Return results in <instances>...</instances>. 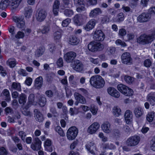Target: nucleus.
<instances>
[{
  "label": "nucleus",
  "mask_w": 155,
  "mask_h": 155,
  "mask_svg": "<svg viewBox=\"0 0 155 155\" xmlns=\"http://www.w3.org/2000/svg\"><path fill=\"white\" fill-rule=\"evenodd\" d=\"M9 89L10 91H12L13 90H15L20 91H21L20 84L17 82H13Z\"/></svg>",
  "instance_id": "obj_25"
},
{
  "label": "nucleus",
  "mask_w": 155,
  "mask_h": 155,
  "mask_svg": "<svg viewBox=\"0 0 155 155\" xmlns=\"http://www.w3.org/2000/svg\"><path fill=\"white\" fill-rule=\"evenodd\" d=\"M94 143L93 141H92L86 144V147L87 149L90 150L91 149H93L95 148L94 146Z\"/></svg>",
  "instance_id": "obj_51"
},
{
  "label": "nucleus",
  "mask_w": 155,
  "mask_h": 155,
  "mask_svg": "<svg viewBox=\"0 0 155 155\" xmlns=\"http://www.w3.org/2000/svg\"><path fill=\"white\" fill-rule=\"evenodd\" d=\"M32 10L30 7L27 6L24 8V15L26 18H29L32 14Z\"/></svg>",
  "instance_id": "obj_30"
},
{
  "label": "nucleus",
  "mask_w": 155,
  "mask_h": 155,
  "mask_svg": "<svg viewBox=\"0 0 155 155\" xmlns=\"http://www.w3.org/2000/svg\"><path fill=\"white\" fill-rule=\"evenodd\" d=\"M8 154L7 150L5 147L0 148V155H7Z\"/></svg>",
  "instance_id": "obj_58"
},
{
  "label": "nucleus",
  "mask_w": 155,
  "mask_h": 155,
  "mask_svg": "<svg viewBox=\"0 0 155 155\" xmlns=\"http://www.w3.org/2000/svg\"><path fill=\"white\" fill-rule=\"evenodd\" d=\"M18 102L20 104L22 105H24L27 101V96L23 93L21 94L18 97Z\"/></svg>",
  "instance_id": "obj_27"
},
{
  "label": "nucleus",
  "mask_w": 155,
  "mask_h": 155,
  "mask_svg": "<svg viewBox=\"0 0 155 155\" xmlns=\"http://www.w3.org/2000/svg\"><path fill=\"white\" fill-rule=\"evenodd\" d=\"M73 68L76 71L80 72L83 69V65L81 62L78 60H75L74 61Z\"/></svg>",
  "instance_id": "obj_13"
},
{
  "label": "nucleus",
  "mask_w": 155,
  "mask_h": 155,
  "mask_svg": "<svg viewBox=\"0 0 155 155\" xmlns=\"http://www.w3.org/2000/svg\"><path fill=\"white\" fill-rule=\"evenodd\" d=\"M22 113L24 115L30 117H31L32 116L31 113L26 109H23L22 111Z\"/></svg>",
  "instance_id": "obj_59"
},
{
  "label": "nucleus",
  "mask_w": 155,
  "mask_h": 155,
  "mask_svg": "<svg viewBox=\"0 0 155 155\" xmlns=\"http://www.w3.org/2000/svg\"><path fill=\"white\" fill-rule=\"evenodd\" d=\"M71 21V20L70 18H66L62 21V25L63 27H66L68 25Z\"/></svg>",
  "instance_id": "obj_57"
},
{
  "label": "nucleus",
  "mask_w": 155,
  "mask_h": 155,
  "mask_svg": "<svg viewBox=\"0 0 155 155\" xmlns=\"http://www.w3.org/2000/svg\"><path fill=\"white\" fill-rule=\"evenodd\" d=\"M13 20L17 23V25L18 28H21L24 26L25 22L21 18L15 16L13 18Z\"/></svg>",
  "instance_id": "obj_18"
},
{
  "label": "nucleus",
  "mask_w": 155,
  "mask_h": 155,
  "mask_svg": "<svg viewBox=\"0 0 155 155\" xmlns=\"http://www.w3.org/2000/svg\"><path fill=\"white\" fill-rule=\"evenodd\" d=\"M154 116V113L153 112H150L147 116V120L149 122H151L153 121Z\"/></svg>",
  "instance_id": "obj_40"
},
{
  "label": "nucleus",
  "mask_w": 155,
  "mask_h": 155,
  "mask_svg": "<svg viewBox=\"0 0 155 155\" xmlns=\"http://www.w3.org/2000/svg\"><path fill=\"white\" fill-rule=\"evenodd\" d=\"M124 18V14L122 12L119 13L117 16V21L119 22L123 21Z\"/></svg>",
  "instance_id": "obj_50"
},
{
  "label": "nucleus",
  "mask_w": 155,
  "mask_h": 155,
  "mask_svg": "<svg viewBox=\"0 0 155 155\" xmlns=\"http://www.w3.org/2000/svg\"><path fill=\"white\" fill-rule=\"evenodd\" d=\"M59 2L58 0L55 1L53 7V12L55 16L58 15L59 10Z\"/></svg>",
  "instance_id": "obj_26"
},
{
  "label": "nucleus",
  "mask_w": 155,
  "mask_h": 155,
  "mask_svg": "<svg viewBox=\"0 0 155 155\" xmlns=\"http://www.w3.org/2000/svg\"><path fill=\"white\" fill-rule=\"evenodd\" d=\"M115 44L117 45H120L122 47H125L127 46L126 43L120 39H117L115 41Z\"/></svg>",
  "instance_id": "obj_47"
},
{
  "label": "nucleus",
  "mask_w": 155,
  "mask_h": 155,
  "mask_svg": "<svg viewBox=\"0 0 155 155\" xmlns=\"http://www.w3.org/2000/svg\"><path fill=\"white\" fill-rule=\"evenodd\" d=\"M9 0H2L0 3V9L4 10L10 4Z\"/></svg>",
  "instance_id": "obj_34"
},
{
  "label": "nucleus",
  "mask_w": 155,
  "mask_h": 155,
  "mask_svg": "<svg viewBox=\"0 0 155 155\" xmlns=\"http://www.w3.org/2000/svg\"><path fill=\"white\" fill-rule=\"evenodd\" d=\"M155 39V31H154L150 34L141 35L137 38V42L143 45L151 43Z\"/></svg>",
  "instance_id": "obj_2"
},
{
  "label": "nucleus",
  "mask_w": 155,
  "mask_h": 155,
  "mask_svg": "<svg viewBox=\"0 0 155 155\" xmlns=\"http://www.w3.org/2000/svg\"><path fill=\"white\" fill-rule=\"evenodd\" d=\"M121 60L122 62L124 64L130 65L132 64V58L130 54L128 52H125L122 54Z\"/></svg>",
  "instance_id": "obj_6"
},
{
  "label": "nucleus",
  "mask_w": 155,
  "mask_h": 155,
  "mask_svg": "<svg viewBox=\"0 0 155 155\" xmlns=\"http://www.w3.org/2000/svg\"><path fill=\"white\" fill-rule=\"evenodd\" d=\"M147 98L150 104L153 106L155 104V92H151L147 95Z\"/></svg>",
  "instance_id": "obj_22"
},
{
  "label": "nucleus",
  "mask_w": 155,
  "mask_h": 155,
  "mask_svg": "<svg viewBox=\"0 0 155 155\" xmlns=\"http://www.w3.org/2000/svg\"><path fill=\"white\" fill-rule=\"evenodd\" d=\"M112 113L115 116L118 117L121 114V110L118 107L115 106L113 108Z\"/></svg>",
  "instance_id": "obj_33"
},
{
  "label": "nucleus",
  "mask_w": 155,
  "mask_h": 155,
  "mask_svg": "<svg viewBox=\"0 0 155 155\" xmlns=\"http://www.w3.org/2000/svg\"><path fill=\"white\" fill-rule=\"evenodd\" d=\"M118 90L122 94L127 96H131L133 94V90L126 85L120 84L117 86Z\"/></svg>",
  "instance_id": "obj_4"
},
{
  "label": "nucleus",
  "mask_w": 155,
  "mask_h": 155,
  "mask_svg": "<svg viewBox=\"0 0 155 155\" xmlns=\"http://www.w3.org/2000/svg\"><path fill=\"white\" fill-rule=\"evenodd\" d=\"M35 117L37 121L39 122H42L44 117L42 114L37 109H35L34 111Z\"/></svg>",
  "instance_id": "obj_21"
},
{
  "label": "nucleus",
  "mask_w": 155,
  "mask_h": 155,
  "mask_svg": "<svg viewBox=\"0 0 155 155\" xmlns=\"http://www.w3.org/2000/svg\"><path fill=\"white\" fill-rule=\"evenodd\" d=\"M143 109L140 107H137L135 108L134 113L135 116L137 118L141 117L143 115Z\"/></svg>",
  "instance_id": "obj_29"
},
{
  "label": "nucleus",
  "mask_w": 155,
  "mask_h": 155,
  "mask_svg": "<svg viewBox=\"0 0 155 155\" xmlns=\"http://www.w3.org/2000/svg\"><path fill=\"white\" fill-rule=\"evenodd\" d=\"M100 124L97 122H94L91 124L88 128L87 131L91 134H94L99 129Z\"/></svg>",
  "instance_id": "obj_11"
},
{
  "label": "nucleus",
  "mask_w": 155,
  "mask_h": 155,
  "mask_svg": "<svg viewBox=\"0 0 155 155\" xmlns=\"http://www.w3.org/2000/svg\"><path fill=\"white\" fill-rule=\"evenodd\" d=\"M50 111L54 115L55 117L56 116L58 115L56 108L54 107H51Z\"/></svg>",
  "instance_id": "obj_61"
},
{
  "label": "nucleus",
  "mask_w": 155,
  "mask_h": 155,
  "mask_svg": "<svg viewBox=\"0 0 155 155\" xmlns=\"http://www.w3.org/2000/svg\"><path fill=\"white\" fill-rule=\"evenodd\" d=\"M57 65L59 67H62L63 65V61L62 58H60L57 62Z\"/></svg>",
  "instance_id": "obj_63"
},
{
  "label": "nucleus",
  "mask_w": 155,
  "mask_h": 155,
  "mask_svg": "<svg viewBox=\"0 0 155 155\" xmlns=\"http://www.w3.org/2000/svg\"><path fill=\"white\" fill-rule=\"evenodd\" d=\"M61 36V33L59 31H56L54 33L53 37L54 40L56 42H58L60 41Z\"/></svg>",
  "instance_id": "obj_37"
},
{
  "label": "nucleus",
  "mask_w": 155,
  "mask_h": 155,
  "mask_svg": "<svg viewBox=\"0 0 155 155\" xmlns=\"http://www.w3.org/2000/svg\"><path fill=\"white\" fill-rule=\"evenodd\" d=\"M102 11L99 8H96L92 10L90 12L89 16L91 18H94L100 14H101Z\"/></svg>",
  "instance_id": "obj_24"
},
{
  "label": "nucleus",
  "mask_w": 155,
  "mask_h": 155,
  "mask_svg": "<svg viewBox=\"0 0 155 155\" xmlns=\"http://www.w3.org/2000/svg\"><path fill=\"white\" fill-rule=\"evenodd\" d=\"M74 95L75 100L78 101L80 103L84 104L86 103L87 101L85 98L80 94L75 92Z\"/></svg>",
  "instance_id": "obj_19"
},
{
  "label": "nucleus",
  "mask_w": 155,
  "mask_h": 155,
  "mask_svg": "<svg viewBox=\"0 0 155 155\" xmlns=\"http://www.w3.org/2000/svg\"><path fill=\"white\" fill-rule=\"evenodd\" d=\"M89 82L92 86L97 89L103 87L105 84L104 80L101 76L99 75L92 76L90 78Z\"/></svg>",
  "instance_id": "obj_1"
},
{
  "label": "nucleus",
  "mask_w": 155,
  "mask_h": 155,
  "mask_svg": "<svg viewBox=\"0 0 155 155\" xmlns=\"http://www.w3.org/2000/svg\"><path fill=\"white\" fill-rule=\"evenodd\" d=\"M39 104L41 107H44L46 104V99L44 95H41L39 99Z\"/></svg>",
  "instance_id": "obj_38"
},
{
  "label": "nucleus",
  "mask_w": 155,
  "mask_h": 155,
  "mask_svg": "<svg viewBox=\"0 0 155 155\" xmlns=\"http://www.w3.org/2000/svg\"><path fill=\"white\" fill-rule=\"evenodd\" d=\"M133 115L132 112L129 110L126 111L124 114V118L126 123L130 124L133 121Z\"/></svg>",
  "instance_id": "obj_17"
},
{
  "label": "nucleus",
  "mask_w": 155,
  "mask_h": 155,
  "mask_svg": "<svg viewBox=\"0 0 155 155\" xmlns=\"http://www.w3.org/2000/svg\"><path fill=\"white\" fill-rule=\"evenodd\" d=\"M69 112L71 116H74L75 114H78V110L76 107L70 108Z\"/></svg>",
  "instance_id": "obj_45"
},
{
  "label": "nucleus",
  "mask_w": 155,
  "mask_h": 155,
  "mask_svg": "<svg viewBox=\"0 0 155 155\" xmlns=\"http://www.w3.org/2000/svg\"><path fill=\"white\" fill-rule=\"evenodd\" d=\"M125 81L129 84H132L134 81V78L128 76H125L124 77Z\"/></svg>",
  "instance_id": "obj_46"
},
{
  "label": "nucleus",
  "mask_w": 155,
  "mask_h": 155,
  "mask_svg": "<svg viewBox=\"0 0 155 155\" xmlns=\"http://www.w3.org/2000/svg\"><path fill=\"white\" fill-rule=\"evenodd\" d=\"M152 63L151 61L149 59L145 60L143 62L144 66L147 68L150 67Z\"/></svg>",
  "instance_id": "obj_54"
},
{
  "label": "nucleus",
  "mask_w": 155,
  "mask_h": 155,
  "mask_svg": "<svg viewBox=\"0 0 155 155\" xmlns=\"http://www.w3.org/2000/svg\"><path fill=\"white\" fill-rule=\"evenodd\" d=\"M101 128L103 131L106 133L109 134L111 132V125L108 121L104 122L101 125Z\"/></svg>",
  "instance_id": "obj_16"
},
{
  "label": "nucleus",
  "mask_w": 155,
  "mask_h": 155,
  "mask_svg": "<svg viewBox=\"0 0 155 155\" xmlns=\"http://www.w3.org/2000/svg\"><path fill=\"white\" fill-rule=\"evenodd\" d=\"M151 143L150 148L151 149L154 151H155V137L152 140Z\"/></svg>",
  "instance_id": "obj_64"
},
{
  "label": "nucleus",
  "mask_w": 155,
  "mask_h": 155,
  "mask_svg": "<svg viewBox=\"0 0 155 155\" xmlns=\"http://www.w3.org/2000/svg\"><path fill=\"white\" fill-rule=\"evenodd\" d=\"M103 148L106 149L114 150L116 148V147L111 143H106L104 144Z\"/></svg>",
  "instance_id": "obj_39"
},
{
  "label": "nucleus",
  "mask_w": 155,
  "mask_h": 155,
  "mask_svg": "<svg viewBox=\"0 0 155 155\" xmlns=\"http://www.w3.org/2000/svg\"><path fill=\"white\" fill-rule=\"evenodd\" d=\"M22 0H12L11 5V9L12 12H15L18 8Z\"/></svg>",
  "instance_id": "obj_23"
},
{
  "label": "nucleus",
  "mask_w": 155,
  "mask_h": 155,
  "mask_svg": "<svg viewBox=\"0 0 155 155\" xmlns=\"http://www.w3.org/2000/svg\"><path fill=\"white\" fill-rule=\"evenodd\" d=\"M148 14H149L150 17L155 15V7H151L148 10Z\"/></svg>",
  "instance_id": "obj_49"
},
{
  "label": "nucleus",
  "mask_w": 155,
  "mask_h": 155,
  "mask_svg": "<svg viewBox=\"0 0 155 155\" xmlns=\"http://www.w3.org/2000/svg\"><path fill=\"white\" fill-rule=\"evenodd\" d=\"M78 133V130L76 127H71L68 129L67 132V138L71 140L74 139L77 136Z\"/></svg>",
  "instance_id": "obj_5"
},
{
  "label": "nucleus",
  "mask_w": 155,
  "mask_h": 155,
  "mask_svg": "<svg viewBox=\"0 0 155 155\" xmlns=\"http://www.w3.org/2000/svg\"><path fill=\"white\" fill-rule=\"evenodd\" d=\"M96 23L95 20L91 19L84 26V28L86 31H89L94 27Z\"/></svg>",
  "instance_id": "obj_15"
},
{
  "label": "nucleus",
  "mask_w": 155,
  "mask_h": 155,
  "mask_svg": "<svg viewBox=\"0 0 155 155\" xmlns=\"http://www.w3.org/2000/svg\"><path fill=\"white\" fill-rule=\"evenodd\" d=\"M50 28L49 25H48L43 27L41 32L43 34H47L48 33L50 30Z\"/></svg>",
  "instance_id": "obj_42"
},
{
  "label": "nucleus",
  "mask_w": 155,
  "mask_h": 155,
  "mask_svg": "<svg viewBox=\"0 0 155 155\" xmlns=\"http://www.w3.org/2000/svg\"><path fill=\"white\" fill-rule=\"evenodd\" d=\"M45 51V48L43 46L39 47L36 50L35 55L36 57H39L42 55Z\"/></svg>",
  "instance_id": "obj_31"
},
{
  "label": "nucleus",
  "mask_w": 155,
  "mask_h": 155,
  "mask_svg": "<svg viewBox=\"0 0 155 155\" xmlns=\"http://www.w3.org/2000/svg\"><path fill=\"white\" fill-rule=\"evenodd\" d=\"M105 38V35L101 30H96L95 31L93 36L94 39L98 41H102L104 40Z\"/></svg>",
  "instance_id": "obj_8"
},
{
  "label": "nucleus",
  "mask_w": 155,
  "mask_h": 155,
  "mask_svg": "<svg viewBox=\"0 0 155 155\" xmlns=\"http://www.w3.org/2000/svg\"><path fill=\"white\" fill-rule=\"evenodd\" d=\"M78 90L80 91L81 94L85 96H87L88 95L89 93L87 90L84 88H80L78 89Z\"/></svg>",
  "instance_id": "obj_60"
},
{
  "label": "nucleus",
  "mask_w": 155,
  "mask_h": 155,
  "mask_svg": "<svg viewBox=\"0 0 155 155\" xmlns=\"http://www.w3.org/2000/svg\"><path fill=\"white\" fill-rule=\"evenodd\" d=\"M76 54L73 51H70L66 53L64 55L65 61L68 63L72 62L75 58Z\"/></svg>",
  "instance_id": "obj_9"
},
{
  "label": "nucleus",
  "mask_w": 155,
  "mask_h": 155,
  "mask_svg": "<svg viewBox=\"0 0 155 155\" xmlns=\"http://www.w3.org/2000/svg\"><path fill=\"white\" fill-rule=\"evenodd\" d=\"M25 36V34L23 32L19 31L15 35V37L17 38H23Z\"/></svg>",
  "instance_id": "obj_53"
},
{
  "label": "nucleus",
  "mask_w": 155,
  "mask_h": 155,
  "mask_svg": "<svg viewBox=\"0 0 155 155\" xmlns=\"http://www.w3.org/2000/svg\"><path fill=\"white\" fill-rule=\"evenodd\" d=\"M140 140V137L137 136H134L129 138L127 140V145L129 146H134L137 145Z\"/></svg>",
  "instance_id": "obj_7"
},
{
  "label": "nucleus",
  "mask_w": 155,
  "mask_h": 155,
  "mask_svg": "<svg viewBox=\"0 0 155 155\" xmlns=\"http://www.w3.org/2000/svg\"><path fill=\"white\" fill-rule=\"evenodd\" d=\"M47 13L44 10H41L36 14V18L38 21L41 22L45 19Z\"/></svg>",
  "instance_id": "obj_14"
},
{
  "label": "nucleus",
  "mask_w": 155,
  "mask_h": 155,
  "mask_svg": "<svg viewBox=\"0 0 155 155\" xmlns=\"http://www.w3.org/2000/svg\"><path fill=\"white\" fill-rule=\"evenodd\" d=\"M89 60L91 63L95 64H98L99 62V59L98 58L94 59L90 57L89 58Z\"/></svg>",
  "instance_id": "obj_56"
},
{
  "label": "nucleus",
  "mask_w": 155,
  "mask_h": 155,
  "mask_svg": "<svg viewBox=\"0 0 155 155\" xmlns=\"http://www.w3.org/2000/svg\"><path fill=\"white\" fill-rule=\"evenodd\" d=\"M34 142L31 145V148L34 150H37L40 149L41 142L38 137L34 139Z\"/></svg>",
  "instance_id": "obj_12"
},
{
  "label": "nucleus",
  "mask_w": 155,
  "mask_h": 155,
  "mask_svg": "<svg viewBox=\"0 0 155 155\" xmlns=\"http://www.w3.org/2000/svg\"><path fill=\"white\" fill-rule=\"evenodd\" d=\"M82 18L80 15H77L74 18V23L77 25H80L82 24Z\"/></svg>",
  "instance_id": "obj_28"
},
{
  "label": "nucleus",
  "mask_w": 155,
  "mask_h": 155,
  "mask_svg": "<svg viewBox=\"0 0 155 155\" xmlns=\"http://www.w3.org/2000/svg\"><path fill=\"white\" fill-rule=\"evenodd\" d=\"M108 93L116 98H118L120 96L119 92L113 87H109L107 89Z\"/></svg>",
  "instance_id": "obj_20"
},
{
  "label": "nucleus",
  "mask_w": 155,
  "mask_h": 155,
  "mask_svg": "<svg viewBox=\"0 0 155 155\" xmlns=\"http://www.w3.org/2000/svg\"><path fill=\"white\" fill-rule=\"evenodd\" d=\"M139 0H131L130 3V5L132 8H135L138 5Z\"/></svg>",
  "instance_id": "obj_48"
},
{
  "label": "nucleus",
  "mask_w": 155,
  "mask_h": 155,
  "mask_svg": "<svg viewBox=\"0 0 155 155\" xmlns=\"http://www.w3.org/2000/svg\"><path fill=\"white\" fill-rule=\"evenodd\" d=\"M64 14L66 16L70 17L74 14L73 11L70 9H66L64 10Z\"/></svg>",
  "instance_id": "obj_43"
},
{
  "label": "nucleus",
  "mask_w": 155,
  "mask_h": 155,
  "mask_svg": "<svg viewBox=\"0 0 155 155\" xmlns=\"http://www.w3.org/2000/svg\"><path fill=\"white\" fill-rule=\"evenodd\" d=\"M51 140L49 139H47L45 143V148L46 149L48 150L50 152L52 151V149L51 148H49V149H48V148L49 147H50L51 145Z\"/></svg>",
  "instance_id": "obj_41"
},
{
  "label": "nucleus",
  "mask_w": 155,
  "mask_h": 155,
  "mask_svg": "<svg viewBox=\"0 0 155 155\" xmlns=\"http://www.w3.org/2000/svg\"><path fill=\"white\" fill-rule=\"evenodd\" d=\"M43 84V78L40 76L36 79L35 81V85L36 86L40 87Z\"/></svg>",
  "instance_id": "obj_36"
},
{
  "label": "nucleus",
  "mask_w": 155,
  "mask_h": 155,
  "mask_svg": "<svg viewBox=\"0 0 155 155\" xmlns=\"http://www.w3.org/2000/svg\"><path fill=\"white\" fill-rule=\"evenodd\" d=\"M151 18L148 13L143 12L138 16L137 20L140 22H144L149 21Z\"/></svg>",
  "instance_id": "obj_10"
},
{
  "label": "nucleus",
  "mask_w": 155,
  "mask_h": 155,
  "mask_svg": "<svg viewBox=\"0 0 155 155\" xmlns=\"http://www.w3.org/2000/svg\"><path fill=\"white\" fill-rule=\"evenodd\" d=\"M18 135L21 137V139L24 141L26 136V133L23 131H20L18 132Z\"/></svg>",
  "instance_id": "obj_55"
},
{
  "label": "nucleus",
  "mask_w": 155,
  "mask_h": 155,
  "mask_svg": "<svg viewBox=\"0 0 155 155\" xmlns=\"http://www.w3.org/2000/svg\"><path fill=\"white\" fill-rule=\"evenodd\" d=\"M7 63L8 64L10 67H14L16 64V61L15 60H11L9 59L7 61Z\"/></svg>",
  "instance_id": "obj_52"
},
{
  "label": "nucleus",
  "mask_w": 155,
  "mask_h": 155,
  "mask_svg": "<svg viewBox=\"0 0 155 155\" xmlns=\"http://www.w3.org/2000/svg\"><path fill=\"white\" fill-rule=\"evenodd\" d=\"M45 94L48 97H51L53 96V93L51 90L46 91L45 92Z\"/></svg>",
  "instance_id": "obj_62"
},
{
  "label": "nucleus",
  "mask_w": 155,
  "mask_h": 155,
  "mask_svg": "<svg viewBox=\"0 0 155 155\" xmlns=\"http://www.w3.org/2000/svg\"><path fill=\"white\" fill-rule=\"evenodd\" d=\"M80 40L75 36H72L69 38V42L72 45H76L79 42Z\"/></svg>",
  "instance_id": "obj_35"
},
{
  "label": "nucleus",
  "mask_w": 155,
  "mask_h": 155,
  "mask_svg": "<svg viewBox=\"0 0 155 155\" xmlns=\"http://www.w3.org/2000/svg\"><path fill=\"white\" fill-rule=\"evenodd\" d=\"M56 131L58 133L60 136L64 137L65 134L62 129L59 126H57L55 128Z\"/></svg>",
  "instance_id": "obj_44"
},
{
  "label": "nucleus",
  "mask_w": 155,
  "mask_h": 155,
  "mask_svg": "<svg viewBox=\"0 0 155 155\" xmlns=\"http://www.w3.org/2000/svg\"><path fill=\"white\" fill-rule=\"evenodd\" d=\"M2 95L5 96V100L8 102H9L11 100V97L9 91L7 89L4 90L2 93Z\"/></svg>",
  "instance_id": "obj_32"
},
{
  "label": "nucleus",
  "mask_w": 155,
  "mask_h": 155,
  "mask_svg": "<svg viewBox=\"0 0 155 155\" xmlns=\"http://www.w3.org/2000/svg\"><path fill=\"white\" fill-rule=\"evenodd\" d=\"M88 48L90 51L92 52H95L102 50L104 46L103 45L100 43L92 41L89 44Z\"/></svg>",
  "instance_id": "obj_3"
}]
</instances>
